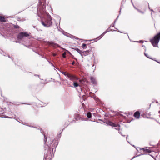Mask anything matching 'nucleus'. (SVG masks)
Returning a JSON list of instances; mask_svg holds the SVG:
<instances>
[{
    "mask_svg": "<svg viewBox=\"0 0 160 160\" xmlns=\"http://www.w3.org/2000/svg\"><path fill=\"white\" fill-rule=\"evenodd\" d=\"M133 6L135 8V6H134L133 4Z\"/></svg>",
    "mask_w": 160,
    "mask_h": 160,
    "instance_id": "nucleus-38",
    "label": "nucleus"
},
{
    "mask_svg": "<svg viewBox=\"0 0 160 160\" xmlns=\"http://www.w3.org/2000/svg\"><path fill=\"white\" fill-rule=\"evenodd\" d=\"M135 157V156H134V157L132 158V159H133V158H134Z\"/></svg>",
    "mask_w": 160,
    "mask_h": 160,
    "instance_id": "nucleus-37",
    "label": "nucleus"
},
{
    "mask_svg": "<svg viewBox=\"0 0 160 160\" xmlns=\"http://www.w3.org/2000/svg\"><path fill=\"white\" fill-rule=\"evenodd\" d=\"M136 42H140V43H143V41H142V40H140L139 41H136Z\"/></svg>",
    "mask_w": 160,
    "mask_h": 160,
    "instance_id": "nucleus-24",
    "label": "nucleus"
},
{
    "mask_svg": "<svg viewBox=\"0 0 160 160\" xmlns=\"http://www.w3.org/2000/svg\"><path fill=\"white\" fill-rule=\"evenodd\" d=\"M46 0H39V4L37 7V14L38 17L42 18L41 21L45 27L48 28L52 25L51 16L45 10Z\"/></svg>",
    "mask_w": 160,
    "mask_h": 160,
    "instance_id": "nucleus-1",
    "label": "nucleus"
},
{
    "mask_svg": "<svg viewBox=\"0 0 160 160\" xmlns=\"http://www.w3.org/2000/svg\"><path fill=\"white\" fill-rule=\"evenodd\" d=\"M30 33L26 32H21L18 34L17 38L18 40H21L24 37H27L30 36Z\"/></svg>",
    "mask_w": 160,
    "mask_h": 160,
    "instance_id": "nucleus-4",
    "label": "nucleus"
},
{
    "mask_svg": "<svg viewBox=\"0 0 160 160\" xmlns=\"http://www.w3.org/2000/svg\"><path fill=\"white\" fill-rule=\"evenodd\" d=\"M51 64L52 66H54L53 65L52 63V64Z\"/></svg>",
    "mask_w": 160,
    "mask_h": 160,
    "instance_id": "nucleus-34",
    "label": "nucleus"
},
{
    "mask_svg": "<svg viewBox=\"0 0 160 160\" xmlns=\"http://www.w3.org/2000/svg\"><path fill=\"white\" fill-rule=\"evenodd\" d=\"M34 76H38L39 77V75H37V74H35L34 75Z\"/></svg>",
    "mask_w": 160,
    "mask_h": 160,
    "instance_id": "nucleus-30",
    "label": "nucleus"
},
{
    "mask_svg": "<svg viewBox=\"0 0 160 160\" xmlns=\"http://www.w3.org/2000/svg\"><path fill=\"white\" fill-rule=\"evenodd\" d=\"M106 123L108 125L115 127V129L116 130H119L120 129V125L114 123L113 122L109 121H107L106 122Z\"/></svg>",
    "mask_w": 160,
    "mask_h": 160,
    "instance_id": "nucleus-5",
    "label": "nucleus"
},
{
    "mask_svg": "<svg viewBox=\"0 0 160 160\" xmlns=\"http://www.w3.org/2000/svg\"><path fill=\"white\" fill-rule=\"evenodd\" d=\"M75 63V62L74 61H73L72 63V65H74V64Z\"/></svg>",
    "mask_w": 160,
    "mask_h": 160,
    "instance_id": "nucleus-26",
    "label": "nucleus"
},
{
    "mask_svg": "<svg viewBox=\"0 0 160 160\" xmlns=\"http://www.w3.org/2000/svg\"><path fill=\"white\" fill-rule=\"evenodd\" d=\"M133 6L135 8V6H134L133 4Z\"/></svg>",
    "mask_w": 160,
    "mask_h": 160,
    "instance_id": "nucleus-39",
    "label": "nucleus"
},
{
    "mask_svg": "<svg viewBox=\"0 0 160 160\" xmlns=\"http://www.w3.org/2000/svg\"><path fill=\"white\" fill-rule=\"evenodd\" d=\"M118 18H116V20L114 21V23L113 24H112L111 25V27H113L114 26V24L116 22V20H117V19H118Z\"/></svg>",
    "mask_w": 160,
    "mask_h": 160,
    "instance_id": "nucleus-20",
    "label": "nucleus"
},
{
    "mask_svg": "<svg viewBox=\"0 0 160 160\" xmlns=\"http://www.w3.org/2000/svg\"><path fill=\"white\" fill-rule=\"evenodd\" d=\"M6 117V118H11V117H8V116H7V117Z\"/></svg>",
    "mask_w": 160,
    "mask_h": 160,
    "instance_id": "nucleus-29",
    "label": "nucleus"
},
{
    "mask_svg": "<svg viewBox=\"0 0 160 160\" xmlns=\"http://www.w3.org/2000/svg\"><path fill=\"white\" fill-rule=\"evenodd\" d=\"M14 28H20V27L18 25H14Z\"/></svg>",
    "mask_w": 160,
    "mask_h": 160,
    "instance_id": "nucleus-22",
    "label": "nucleus"
},
{
    "mask_svg": "<svg viewBox=\"0 0 160 160\" xmlns=\"http://www.w3.org/2000/svg\"><path fill=\"white\" fill-rule=\"evenodd\" d=\"M148 8L149 9H150V8L149 7V3H148Z\"/></svg>",
    "mask_w": 160,
    "mask_h": 160,
    "instance_id": "nucleus-31",
    "label": "nucleus"
},
{
    "mask_svg": "<svg viewBox=\"0 0 160 160\" xmlns=\"http://www.w3.org/2000/svg\"><path fill=\"white\" fill-rule=\"evenodd\" d=\"M61 72L63 74H64L65 76H67L68 77V74H69V73H67L66 72H64V71H61Z\"/></svg>",
    "mask_w": 160,
    "mask_h": 160,
    "instance_id": "nucleus-17",
    "label": "nucleus"
},
{
    "mask_svg": "<svg viewBox=\"0 0 160 160\" xmlns=\"http://www.w3.org/2000/svg\"><path fill=\"white\" fill-rule=\"evenodd\" d=\"M73 85H74V87L75 88H76L78 87H79L80 88V89H81V87L76 82H73Z\"/></svg>",
    "mask_w": 160,
    "mask_h": 160,
    "instance_id": "nucleus-14",
    "label": "nucleus"
},
{
    "mask_svg": "<svg viewBox=\"0 0 160 160\" xmlns=\"http://www.w3.org/2000/svg\"><path fill=\"white\" fill-rule=\"evenodd\" d=\"M91 52V49L85 51H82L81 56L83 57V56H85L88 55Z\"/></svg>",
    "mask_w": 160,
    "mask_h": 160,
    "instance_id": "nucleus-8",
    "label": "nucleus"
},
{
    "mask_svg": "<svg viewBox=\"0 0 160 160\" xmlns=\"http://www.w3.org/2000/svg\"><path fill=\"white\" fill-rule=\"evenodd\" d=\"M67 83L68 84V85L70 87H72V86H71L70 84L68 83V82H67Z\"/></svg>",
    "mask_w": 160,
    "mask_h": 160,
    "instance_id": "nucleus-27",
    "label": "nucleus"
},
{
    "mask_svg": "<svg viewBox=\"0 0 160 160\" xmlns=\"http://www.w3.org/2000/svg\"><path fill=\"white\" fill-rule=\"evenodd\" d=\"M144 54L145 55L146 57H147L148 58H150V57H149V56L148 55L147 53H146L145 52H144Z\"/></svg>",
    "mask_w": 160,
    "mask_h": 160,
    "instance_id": "nucleus-21",
    "label": "nucleus"
},
{
    "mask_svg": "<svg viewBox=\"0 0 160 160\" xmlns=\"http://www.w3.org/2000/svg\"><path fill=\"white\" fill-rule=\"evenodd\" d=\"M143 117H146L147 118H149L150 117V115L149 113H148V114H147V113H145L143 114Z\"/></svg>",
    "mask_w": 160,
    "mask_h": 160,
    "instance_id": "nucleus-16",
    "label": "nucleus"
},
{
    "mask_svg": "<svg viewBox=\"0 0 160 160\" xmlns=\"http://www.w3.org/2000/svg\"><path fill=\"white\" fill-rule=\"evenodd\" d=\"M121 8H120V11H119V12H121Z\"/></svg>",
    "mask_w": 160,
    "mask_h": 160,
    "instance_id": "nucleus-36",
    "label": "nucleus"
},
{
    "mask_svg": "<svg viewBox=\"0 0 160 160\" xmlns=\"http://www.w3.org/2000/svg\"><path fill=\"white\" fill-rule=\"evenodd\" d=\"M66 52H64L63 53V54H62V57L63 58H65V57H66Z\"/></svg>",
    "mask_w": 160,
    "mask_h": 160,
    "instance_id": "nucleus-23",
    "label": "nucleus"
},
{
    "mask_svg": "<svg viewBox=\"0 0 160 160\" xmlns=\"http://www.w3.org/2000/svg\"><path fill=\"white\" fill-rule=\"evenodd\" d=\"M41 132L44 136L45 155L43 160H46L47 158L48 159L52 158L54 153L56 150V148L58 144V142L56 140H51L50 137L48 138V141L46 136L43 134L42 130H41Z\"/></svg>",
    "mask_w": 160,
    "mask_h": 160,
    "instance_id": "nucleus-2",
    "label": "nucleus"
},
{
    "mask_svg": "<svg viewBox=\"0 0 160 160\" xmlns=\"http://www.w3.org/2000/svg\"><path fill=\"white\" fill-rule=\"evenodd\" d=\"M140 155H138L136 157H137V156H140Z\"/></svg>",
    "mask_w": 160,
    "mask_h": 160,
    "instance_id": "nucleus-41",
    "label": "nucleus"
},
{
    "mask_svg": "<svg viewBox=\"0 0 160 160\" xmlns=\"http://www.w3.org/2000/svg\"><path fill=\"white\" fill-rule=\"evenodd\" d=\"M8 57H9V58H10V56H8Z\"/></svg>",
    "mask_w": 160,
    "mask_h": 160,
    "instance_id": "nucleus-40",
    "label": "nucleus"
},
{
    "mask_svg": "<svg viewBox=\"0 0 160 160\" xmlns=\"http://www.w3.org/2000/svg\"><path fill=\"white\" fill-rule=\"evenodd\" d=\"M74 49L76 50L78 53H79L81 55V53H82V51H81L78 48H74Z\"/></svg>",
    "mask_w": 160,
    "mask_h": 160,
    "instance_id": "nucleus-15",
    "label": "nucleus"
},
{
    "mask_svg": "<svg viewBox=\"0 0 160 160\" xmlns=\"http://www.w3.org/2000/svg\"><path fill=\"white\" fill-rule=\"evenodd\" d=\"M0 22H6V20L5 18L2 16L0 15Z\"/></svg>",
    "mask_w": 160,
    "mask_h": 160,
    "instance_id": "nucleus-11",
    "label": "nucleus"
},
{
    "mask_svg": "<svg viewBox=\"0 0 160 160\" xmlns=\"http://www.w3.org/2000/svg\"><path fill=\"white\" fill-rule=\"evenodd\" d=\"M134 116L137 118H139L140 117V112L139 111L136 112L134 114Z\"/></svg>",
    "mask_w": 160,
    "mask_h": 160,
    "instance_id": "nucleus-12",
    "label": "nucleus"
},
{
    "mask_svg": "<svg viewBox=\"0 0 160 160\" xmlns=\"http://www.w3.org/2000/svg\"><path fill=\"white\" fill-rule=\"evenodd\" d=\"M4 110L2 109V108L0 107V117H4L5 116L4 115Z\"/></svg>",
    "mask_w": 160,
    "mask_h": 160,
    "instance_id": "nucleus-10",
    "label": "nucleus"
},
{
    "mask_svg": "<svg viewBox=\"0 0 160 160\" xmlns=\"http://www.w3.org/2000/svg\"><path fill=\"white\" fill-rule=\"evenodd\" d=\"M75 38L76 39H77V40H78V38H77V37H75Z\"/></svg>",
    "mask_w": 160,
    "mask_h": 160,
    "instance_id": "nucleus-32",
    "label": "nucleus"
},
{
    "mask_svg": "<svg viewBox=\"0 0 160 160\" xmlns=\"http://www.w3.org/2000/svg\"><path fill=\"white\" fill-rule=\"evenodd\" d=\"M82 47L83 49L86 48V44H85L83 43L82 45Z\"/></svg>",
    "mask_w": 160,
    "mask_h": 160,
    "instance_id": "nucleus-19",
    "label": "nucleus"
},
{
    "mask_svg": "<svg viewBox=\"0 0 160 160\" xmlns=\"http://www.w3.org/2000/svg\"><path fill=\"white\" fill-rule=\"evenodd\" d=\"M90 80L92 83L93 84H96V82L95 78L92 77H90Z\"/></svg>",
    "mask_w": 160,
    "mask_h": 160,
    "instance_id": "nucleus-13",
    "label": "nucleus"
},
{
    "mask_svg": "<svg viewBox=\"0 0 160 160\" xmlns=\"http://www.w3.org/2000/svg\"><path fill=\"white\" fill-rule=\"evenodd\" d=\"M67 77L69 78L70 80L72 81H74L78 79V78L76 76L70 74L69 73Z\"/></svg>",
    "mask_w": 160,
    "mask_h": 160,
    "instance_id": "nucleus-7",
    "label": "nucleus"
},
{
    "mask_svg": "<svg viewBox=\"0 0 160 160\" xmlns=\"http://www.w3.org/2000/svg\"><path fill=\"white\" fill-rule=\"evenodd\" d=\"M160 40V32L155 36L152 40H151V42L154 47H158V44Z\"/></svg>",
    "mask_w": 160,
    "mask_h": 160,
    "instance_id": "nucleus-3",
    "label": "nucleus"
},
{
    "mask_svg": "<svg viewBox=\"0 0 160 160\" xmlns=\"http://www.w3.org/2000/svg\"><path fill=\"white\" fill-rule=\"evenodd\" d=\"M48 62H49V63L50 64H52V63H51V62H49V61H48Z\"/></svg>",
    "mask_w": 160,
    "mask_h": 160,
    "instance_id": "nucleus-33",
    "label": "nucleus"
},
{
    "mask_svg": "<svg viewBox=\"0 0 160 160\" xmlns=\"http://www.w3.org/2000/svg\"><path fill=\"white\" fill-rule=\"evenodd\" d=\"M79 82L80 83H81L82 82V80H79Z\"/></svg>",
    "mask_w": 160,
    "mask_h": 160,
    "instance_id": "nucleus-28",
    "label": "nucleus"
},
{
    "mask_svg": "<svg viewBox=\"0 0 160 160\" xmlns=\"http://www.w3.org/2000/svg\"><path fill=\"white\" fill-rule=\"evenodd\" d=\"M87 116L88 118H90L92 117V114L90 112H88L87 113Z\"/></svg>",
    "mask_w": 160,
    "mask_h": 160,
    "instance_id": "nucleus-18",
    "label": "nucleus"
},
{
    "mask_svg": "<svg viewBox=\"0 0 160 160\" xmlns=\"http://www.w3.org/2000/svg\"><path fill=\"white\" fill-rule=\"evenodd\" d=\"M109 28L107 29L100 36L98 37V38H96L94 39L93 40H91V41H93V40L94 42H96L97 40V39H98V40L100 39V38H101L103 36L105 33H106L109 32Z\"/></svg>",
    "mask_w": 160,
    "mask_h": 160,
    "instance_id": "nucleus-6",
    "label": "nucleus"
},
{
    "mask_svg": "<svg viewBox=\"0 0 160 160\" xmlns=\"http://www.w3.org/2000/svg\"><path fill=\"white\" fill-rule=\"evenodd\" d=\"M131 2L132 3V5H133V3H132V0H131Z\"/></svg>",
    "mask_w": 160,
    "mask_h": 160,
    "instance_id": "nucleus-35",
    "label": "nucleus"
},
{
    "mask_svg": "<svg viewBox=\"0 0 160 160\" xmlns=\"http://www.w3.org/2000/svg\"><path fill=\"white\" fill-rule=\"evenodd\" d=\"M52 55H53V56H55L57 55L56 54L54 53H52Z\"/></svg>",
    "mask_w": 160,
    "mask_h": 160,
    "instance_id": "nucleus-25",
    "label": "nucleus"
},
{
    "mask_svg": "<svg viewBox=\"0 0 160 160\" xmlns=\"http://www.w3.org/2000/svg\"><path fill=\"white\" fill-rule=\"evenodd\" d=\"M140 150H142L143 151V153L142 154V155L143 154H146L147 153H150V150L149 149H145L144 148H139Z\"/></svg>",
    "mask_w": 160,
    "mask_h": 160,
    "instance_id": "nucleus-9",
    "label": "nucleus"
}]
</instances>
